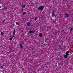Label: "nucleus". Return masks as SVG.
<instances>
[{"label": "nucleus", "instance_id": "22", "mask_svg": "<svg viewBox=\"0 0 73 73\" xmlns=\"http://www.w3.org/2000/svg\"><path fill=\"white\" fill-rule=\"evenodd\" d=\"M5 10H7V8H6V7H5Z\"/></svg>", "mask_w": 73, "mask_h": 73}, {"label": "nucleus", "instance_id": "11", "mask_svg": "<svg viewBox=\"0 0 73 73\" xmlns=\"http://www.w3.org/2000/svg\"><path fill=\"white\" fill-rule=\"evenodd\" d=\"M66 54H69V51H67L66 52Z\"/></svg>", "mask_w": 73, "mask_h": 73}, {"label": "nucleus", "instance_id": "2", "mask_svg": "<svg viewBox=\"0 0 73 73\" xmlns=\"http://www.w3.org/2000/svg\"><path fill=\"white\" fill-rule=\"evenodd\" d=\"M66 54L64 56L65 58H67L68 57V56H69V54Z\"/></svg>", "mask_w": 73, "mask_h": 73}, {"label": "nucleus", "instance_id": "3", "mask_svg": "<svg viewBox=\"0 0 73 73\" xmlns=\"http://www.w3.org/2000/svg\"><path fill=\"white\" fill-rule=\"evenodd\" d=\"M27 25L28 27L31 26V23L29 22H27Z\"/></svg>", "mask_w": 73, "mask_h": 73}, {"label": "nucleus", "instance_id": "27", "mask_svg": "<svg viewBox=\"0 0 73 73\" xmlns=\"http://www.w3.org/2000/svg\"><path fill=\"white\" fill-rule=\"evenodd\" d=\"M46 67H47V68H48V67H47V66H46Z\"/></svg>", "mask_w": 73, "mask_h": 73}, {"label": "nucleus", "instance_id": "21", "mask_svg": "<svg viewBox=\"0 0 73 73\" xmlns=\"http://www.w3.org/2000/svg\"><path fill=\"white\" fill-rule=\"evenodd\" d=\"M58 64L59 65H61V63H58Z\"/></svg>", "mask_w": 73, "mask_h": 73}, {"label": "nucleus", "instance_id": "14", "mask_svg": "<svg viewBox=\"0 0 73 73\" xmlns=\"http://www.w3.org/2000/svg\"><path fill=\"white\" fill-rule=\"evenodd\" d=\"M0 68V69H3V66H1Z\"/></svg>", "mask_w": 73, "mask_h": 73}, {"label": "nucleus", "instance_id": "12", "mask_svg": "<svg viewBox=\"0 0 73 73\" xmlns=\"http://www.w3.org/2000/svg\"><path fill=\"white\" fill-rule=\"evenodd\" d=\"M26 13H26V12H23V15H25V14H26Z\"/></svg>", "mask_w": 73, "mask_h": 73}, {"label": "nucleus", "instance_id": "16", "mask_svg": "<svg viewBox=\"0 0 73 73\" xmlns=\"http://www.w3.org/2000/svg\"><path fill=\"white\" fill-rule=\"evenodd\" d=\"M47 45V44H44V46H46Z\"/></svg>", "mask_w": 73, "mask_h": 73}, {"label": "nucleus", "instance_id": "4", "mask_svg": "<svg viewBox=\"0 0 73 73\" xmlns=\"http://www.w3.org/2000/svg\"><path fill=\"white\" fill-rule=\"evenodd\" d=\"M16 33V30H15V29H14V31L13 32V36H15V33Z\"/></svg>", "mask_w": 73, "mask_h": 73}, {"label": "nucleus", "instance_id": "7", "mask_svg": "<svg viewBox=\"0 0 73 73\" xmlns=\"http://www.w3.org/2000/svg\"><path fill=\"white\" fill-rule=\"evenodd\" d=\"M55 15V14H54V11H53V12L52 13V16H54Z\"/></svg>", "mask_w": 73, "mask_h": 73}, {"label": "nucleus", "instance_id": "6", "mask_svg": "<svg viewBox=\"0 0 73 73\" xmlns=\"http://www.w3.org/2000/svg\"><path fill=\"white\" fill-rule=\"evenodd\" d=\"M65 16H66V17H69V14H65Z\"/></svg>", "mask_w": 73, "mask_h": 73}, {"label": "nucleus", "instance_id": "8", "mask_svg": "<svg viewBox=\"0 0 73 73\" xmlns=\"http://www.w3.org/2000/svg\"><path fill=\"white\" fill-rule=\"evenodd\" d=\"M42 33H40L39 35V37H42Z\"/></svg>", "mask_w": 73, "mask_h": 73}, {"label": "nucleus", "instance_id": "26", "mask_svg": "<svg viewBox=\"0 0 73 73\" xmlns=\"http://www.w3.org/2000/svg\"><path fill=\"white\" fill-rule=\"evenodd\" d=\"M65 0H63V1H65Z\"/></svg>", "mask_w": 73, "mask_h": 73}, {"label": "nucleus", "instance_id": "20", "mask_svg": "<svg viewBox=\"0 0 73 73\" xmlns=\"http://www.w3.org/2000/svg\"><path fill=\"white\" fill-rule=\"evenodd\" d=\"M16 24H17V25H18V22H16Z\"/></svg>", "mask_w": 73, "mask_h": 73}, {"label": "nucleus", "instance_id": "25", "mask_svg": "<svg viewBox=\"0 0 73 73\" xmlns=\"http://www.w3.org/2000/svg\"><path fill=\"white\" fill-rule=\"evenodd\" d=\"M0 8H1V6H0Z\"/></svg>", "mask_w": 73, "mask_h": 73}, {"label": "nucleus", "instance_id": "24", "mask_svg": "<svg viewBox=\"0 0 73 73\" xmlns=\"http://www.w3.org/2000/svg\"><path fill=\"white\" fill-rule=\"evenodd\" d=\"M4 22H5V20H4L3 23H4Z\"/></svg>", "mask_w": 73, "mask_h": 73}, {"label": "nucleus", "instance_id": "13", "mask_svg": "<svg viewBox=\"0 0 73 73\" xmlns=\"http://www.w3.org/2000/svg\"><path fill=\"white\" fill-rule=\"evenodd\" d=\"M35 30L33 31H32V33H35Z\"/></svg>", "mask_w": 73, "mask_h": 73}, {"label": "nucleus", "instance_id": "10", "mask_svg": "<svg viewBox=\"0 0 73 73\" xmlns=\"http://www.w3.org/2000/svg\"><path fill=\"white\" fill-rule=\"evenodd\" d=\"M22 7L23 8H25V5H22Z\"/></svg>", "mask_w": 73, "mask_h": 73}, {"label": "nucleus", "instance_id": "5", "mask_svg": "<svg viewBox=\"0 0 73 73\" xmlns=\"http://www.w3.org/2000/svg\"><path fill=\"white\" fill-rule=\"evenodd\" d=\"M20 48H23V46L22 45V44L20 43L19 44Z\"/></svg>", "mask_w": 73, "mask_h": 73}, {"label": "nucleus", "instance_id": "1", "mask_svg": "<svg viewBox=\"0 0 73 73\" xmlns=\"http://www.w3.org/2000/svg\"><path fill=\"white\" fill-rule=\"evenodd\" d=\"M44 7L43 6H40L37 9L38 10H40V11H42L44 9Z\"/></svg>", "mask_w": 73, "mask_h": 73}, {"label": "nucleus", "instance_id": "17", "mask_svg": "<svg viewBox=\"0 0 73 73\" xmlns=\"http://www.w3.org/2000/svg\"><path fill=\"white\" fill-rule=\"evenodd\" d=\"M37 20V17H36L35 19V21H36V20Z\"/></svg>", "mask_w": 73, "mask_h": 73}, {"label": "nucleus", "instance_id": "28", "mask_svg": "<svg viewBox=\"0 0 73 73\" xmlns=\"http://www.w3.org/2000/svg\"><path fill=\"white\" fill-rule=\"evenodd\" d=\"M72 21H73V19L72 20Z\"/></svg>", "mask_w": 73, "mask_h": 73}, {"label": "nucleus", "instance_id": "18", "mask_svg": "<svg viewBox=\"0 0 73 73\" xmlns=\"http://www.w3.org/2000/svg\"><path fill=\"white\" fill-rule=\"evenodd\" d=\"M12 40V38H10L9 40H10L11 41V40Z\"/></svg>", "mask_w": 73, "mask_h": 73}, {"label": "nucleus", "instance_id": "15", "mask_svg": "<svg viewBox=\"0 0 73 73\" xmlns=\"http://www.w3.org/2000/svg\"><path fill=\"white\" fill-rule=\"evenodd\" d=\"M1 35H4V33L3 32H1Z\"/></svg>", "mask_w": 73, "mask_h": 73}, {"label": "nucleus", "instance_id": "23", "mask_svg": "<svg viewBox=\"0 0 73 73\" xmlns=\"http://www.w3.org/2000/svg\"><path fill=\"white\" fill-rule=\"evenodd\" d=\"M60 49H61V47H60Z\"/></svg>", "mask_w": 73, "mask_h": 73}, {"label": "nucleus", "instance_id": "19", "mask_svg": "<svg viewBox=\"0 0 73 73\" xmlns=\"http://www.w3.org/2000/svg\"><path fill=\"white\" fill-rule=\"evenodd\" d=\"M72 30H73V28H72L71 29V30H70V31H72Z\"/></svg>", "mask_w": 73, "mask_h": 73}, {"label": "nucleus", "instance_id": "9", "mask_svg": "<svg viewBox=\"0 0 73 73\" xmlns=\"http://www.w3.org/2000/svg\"><path fill=\"white\" fill-rule=\"evenodd\" d=\"M29 33L30 34H31V33H32V31L31 30H30L29 31Z\"/></svg>", "mask_w": 73, "mask_h": 73}]
</instances>
